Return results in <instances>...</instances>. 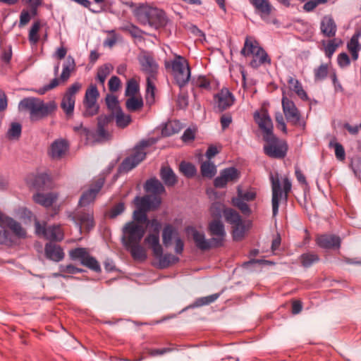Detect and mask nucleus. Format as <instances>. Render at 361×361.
I'll return each mask as SVG.
<instances>
[{
	"mask_svg": "<svg viewBox=\"0 0 361 361\" xmlns=\"http://www.w3.org/2000/svg\"><path fill=\"white\" fill-rule=\"evenodd\" d=\"M56 109L57 104L54 101L45 103L42 99L35 97L23 99L18 104V109L20 111H29L30 118L32 121L47 117L54 112Z\"/></svg>",
	"mask_w": 361,
	"mask_h": 361,
	"instance_id": "1",
	"label": "nucleus"
},
{
	"mask_svg": "<svg viewBox=\"0 0 361 361\" xmlns=\"http://www.w3.org/2000/svg\"><path fill=\"white\" fill-rule=\"evenodd\" d=\"M126 4L132 8L134 15L144 25L157 29L164 23V14L161 10L146 5L135 6L133 2Z\"/></svg>",
	"mask_w": 361,
	"mask_h": 361,
	"instance_id": "2",
	"label": "nucleus"
},
{
	"mask_svg": "<svg viewBox=\"0 0 361 361\" xmlns=\"http://www.w3.org/2000/svg\"><path fill=\"white\" fill-rule=\"evenodd\" d=\"M164 66L180 87H184L188 84L190 78L191 72L189 63L185 58L176 54L173 59L165 61Z\"/></svg>",
	"mask_w": 361,
	"mask_h": 361,
	"instance_id": "3",
	"label": "nucleus"
},
{
	"mask_svg": "<svg viewBox=\"0 0 361 361\" xmlns=\"http://www.w3.org/2000/svg\"><path fill=\"white\" fill-rule=\"evenodd\" d=\"M141 70L147 75V99L153 100L154 97L155 84L159 66L154 58L147 53H142L139 56Z\"/></svg>",
	"mask_w": 361,
	"mask_h": 361,
	"instance_id": "4",
	"label": "nucleus"
},
{
	"mask_svg": "<svg viewBox=\"0 0 361 361\" xmlns=\"http://www.w3.org/2000/svg\"><path fill=\"white\" fill-rule=\"evenodd\" d=\"M161 202V200L159 197L145 196L143 197H135L134 203L137 209L133 212V220L131 222H136L145 226L147 222L146 212L157 209L160 205Z\"/></svg>",
	"mask_w": 361,
	"mask_h": 361,
	"instance_id": "5",
	"label": "nucleus"
},
{
	"mask_svg": "<svg viewBox=\"0 0 361 361\" xmlns=\"http://www.w3.org/2000/svg\"><path fill=\"white\" fill-rule=\"evenodd\" d=\"M244 56H252L250 66L252 68H258L265 63H270L271 60L267 52L259 45V43L251 38L247 37L244 47L240 51Z\"/></svg>",
	"mask_w": 361,
	"mask_h": 361,
	"instance_id": "6",
	"label": "nucleus"
},
{
	"mask_svg": "<svg viewBox=\"0 0 361 361\" xmlns=\"http://www.w3.org/2000/svg\"><path fill=\"white\" fill-rule=\"evenodd\" d=\"M270 180L272 191V209L273 215L275 216L279 211V202L281 200H286L288 192L291 190V183L288 178L283 179V190L281 188L280 180L278 173L271 174Z\"/></svg>",
	"mask_w": 361,
	"mask_h": 361,
	"instance_id": "7",
	"label": "nucleus"
},
{
	"mask_svg": "<svg viewBox=\"0 0 361 361\" xmlns=\"http://www.w3.org/2000/svg\"><path fill=\"white\" fill-rule=\"evenodd\" d=\"M266 142L264 150L267 155L273 158H283L286 156L288 146L286 142L279 140L274 133L263 135Z\"/></svg>",
	"mask_w": 361,
	"mask_h": 361,
	"instance_id": "8",
	"label": "nucleus"
},
{
	"mask_svg": "<svg viewBox=\"0 0 361 361\" xmlns=\"http://www.w3.org/2000/svg\"><path fill=\"white\" fill-rule=\"evenodd\" d=\"M145 233V226L136 222H128L123 228L122 242L123 245L140 243Z\"/></svg>",
	"mask_w": 361,
	"mask_h": 361,
	"instance_id": "9",
	"label": "nucleus"
},
{
	"mask_svg": "<svg viewBox=\"0 0 361 361\" xmlns=\"http://www.w3.org/2000/svg\"><path fill=\"white\" fill-rule=\"evenodd\" d=\"M257 196V191L255 188H249L243 190L242 187H237V196L231 200L232 204L239 209L243 214H250L251 210L246 202L252 201Z\"/></svg>",
	"mask_w": 361,
	"mask_h": 361,
	"instance_id": "10",
	"label": "nucleus"
},
{
	"mask_svg": "<svg viewBox=\"0 0 361 361\" xmlns=\"http://www.w3.org/2000/svg\"><path fill=\"white\" fill-rule=\"evenodd\" d=\"M155 142V140L142 141L140 145L134 149L133 153L127 157L122 163L121 168L125 171H128L135 168L140 162H141L146 156L145 148Z\"/></svg>",
	"mask_w": 361,
	"mask_h": 361,
	"instance_id": "11",
	"label": "nucleus"
},
{
	"mask_svg": "<svg viewBox=\"0 0 361 361\" xmlns=\"http://www.w3.org/2000/svg\"><path fill=\"white\" fill-rule=\"evenodd\" d=\"M155 142V140L142 141L140 145L134 149L133 153L127 157L122 163L121 168L125 171H128L135 168L140 162H141L146 156L145 148Z\"/></svg>",
	"mask_w": 361,
	"mask_h": 361,
	"instance_id": "12",
	"label": "nucleus"
},
{
	"mask_svg": "<svg viewBox=\"0 0 361 361\" xmlns=\"http://www.w3.org/2000/svg\"><path fill=\"white\" fill-rule=\"evenodd\" d=\"M281 104L283 112L288 122L298 125L300 121V114L292 99L290 94L286 90H283L282 95Z\"/></svg>",
	"mask_w": 361,
	"mask_h": 361,
	"instance_id": "13",
	"label": "nucleus"
},
{
	"mask_svg": "<svg viewBox=\"0 0 361 361\" xmlns=\"http://www.w3.org/2000/svg\"><path fill=\"white\" fill-rule=\"evenodd\" d=\"M174 241L175 252L177 255L182 254L184 248V243L179 236L178 229L171 224L164 226L162 231V242L165 247H168L171 245Z\"/></svg>",
	"mask_w": 361,
	"mask_h": 361,
	"instance_id": "14",
	"label": "nucleus"
},
{
	"mask_svg": "<svg viewBox=\"0 0 361 361\" xmlns=\"http://www.w3.org/2000/svg\"><path fill=\"white\" fill-rule=\"evenodd\" d=\"M254 7L255 12L267 23L278 24V20L272 16L275 8L269 0H249Z\"/></svg>",
	"mask_w": 361,
	"mask_h": 361,
	"instance_id": "15",
	"label": "nucleus"
},
{
	"mask_svg": "<svg viewBox=\"0 0 361 361\" xmlns=\"http://www.w3.org/2000/svg\"><path fill=\"white\" fill-rule=\"evenodd\" d=\"M69 256L72 259L80 260V263L94 270L98 271L100 270V266L98 262L91 257L86 248L78 247L69 251Z\"/></svg>",
	"mask_w": 361,
	"mask_h": 361,
	"instance_id": "16",
	"label": "nucleus"
},
{
	"mask_svg": "<svg viewBox=\"0 0 361 361\" xmlns=\"http://www.w3.org/2000/svg\"><path fill=\"white\" fill-rule=\"evenodd\" d=\"M81 87L82 85L80 83L78 82H74L68 87L62 98L61 106L68 116H71L73 113L75 94L79 92Z\"/></svg>",
	"mask_w": 361,
	"mask_h": 361,
	"instance_id": "17",
	"label": "nucleus"
},
{
	"mask_svg": "<svg viewBox=\"0 0 361 361\" xmlns=\"http://www.w3.org/2000/svg\"><path fill=\"white\" fill-rule=\"evenodd\" d=\"M99 96V93L96 85H91L86 90L85 95L84 105L85 106V115L93 116L97 113L99 106L97 101Z\"/></svg>",
	"mask_w": 361,
	"mask_h": 361,
	"instance_id": "18",
	"label": "nucleus"
},
{
	"mask_svg": "<svg viewBox=\"0 0 361 361\" xmlns=\"http://www.w3.org/2000/svg\"><path fill=\"white\" fill-rule=\"evenodd\" d=\"M35 231L37 235H42L47 240L60 241L63 238V233L59 226L45 228V225L36 221Z\"/></svg>",
	"mask_w": 361,
	"mask_h": 361,
	"instance_id": "19",
	"label": "nucleus"
},
{
	"mask_svg": "<svg viewBox=\"0 0 361 361\" xmlns=\"http://www.w3.org/2000/svg\"><path fill=\"white\" fill-rule=\"evenodd\" d=\"M0 227L9 229L18 238H26V231L21 225L13 219L6 216L0 211Z\"/></svg>",
	"mask_w": 361,
	"mask_h": 361,
	"instance_id": "20",
	"label": "nucleus"
},
{
	"mask_svg": "<svg viewBox=\"0 0 361 361\" xmlns=\"http://www.w3.org/2000/svg\"><path fill=\"white\" fill-rule=\"evenodd\" d=\"M254 118L259 128L262 130L263 135L273 133V123L267 109L262 108L256 111Z\"/></svg>",
	"mask_w": 361,
	"mask_h": 361,
	"instance_id": "21",
	"label": "nucleus"
},
{
	"mask_svg": "<svg viewBox=\"0 0 361 361\" xmlns=\"http://www.w3.org/2000/svg\"><path fill=\"white\" fill-rule=\"evenodd\" d=\"M239 177L240 173L236 169L233 167L225 169L214 180V185L217 188H224L228 183L237 181Z\"/></svg>",
	"mask_w": 361,
	"mask_h": 361,
	"instance_id": "22",
	"label": "nucleus"
},
{
	"mask_svg": "<svg viewBox=\"0 0 361 361\" xmlns=\"http://www.w3.org/2000/svg\"><path fill=\"white\" fill-rule=\"evenodd\" d=\"M214 104L219 111H224L232 106L235 98L232 93L227 89L223 88L214 96Z\"/></svg>",
	"mask_w": 361,
	"mask_h": 361,
	"instance_id": "23",
	"label": "nucleus"
},
{
	"mask_svg": "<svg viewBox=\"0 0 361 361\" xmlns=\"http://www.w3.org/2000/svg\"><path fill=\"white\" fill-rule=\"evenodd\" d=\"M286 90L292 97V92H295L301 99L307 100L308 97L306 92L304 90L301 83L298 79L294 77L290 76L287 80V85L282 87V95H283V90Z\"/></svg>",
	"mask_w": 361,
	"mask_h": 361,
	"instance_id": "24",
	"label": "nucleus"
},
{
	"mask_svg": "<svg viewBox=\"0 0 361 361\" xmlns=\"http://www.w3.org/2000/svg\"><path fill=\"white\" fill-rule=\"evenodd\" d=\"M103 185V178H99V180H97L94 186L90 188L88 190H87L82 195L79 201V204L81 207H83L92 202L95 200L97 195L100 191Z\"/></svg>",
	"mask_w": 361,
	"mask_h": 361,
	"instance_id": "25",
	"label": "nucleus"
},
{
	"mask_svg": "<svg viewBox=\"0 0 361 361\" xmlns=\"http://www.w3.org/2000/svg\"><path fill=\"white\" fill-rule=\"evenodd\" d=\"M188 232L192 234L196 245L201 250H208L213 245H217L218 243V242H216V238L208 240L205 238L202 232H200L193 228H188Z\"/></svg>",
	"mask_w": 361,
	"mask_h": 361,
	"instance_id": "26",
	"label": "nucleus"
},
{
	"mask_svg": "<svg viewBox=\"0 0 361 361\" xmlns=\"http://www.w3.org/2000/svg\"><path fill=\"white\" fill-rule=\"evenodd\" d=\"M73 221L80 226L89 231L94 226L93 214L92 212H78L73 218Z\"/></svg>",
	"mask_w": 361,
	"mask_h": 361,
	"instance_id": "27",
	"label": "nucleus"
},
{
	"mask_svg": "<svg viewBox=\"0 0 361 361\" xmlns=\"http://www.w3.org/2000/svg\"><path fill=\"white\" fill-rule=\"evenodd\" d=\"M321 32L326 37H333L335 36L337 27L332 18L329 16H324L320 23Z\"/></svg>",
	"mask_w": 361,
	"mask_h": 361,
	"instance_id": "28",
	"label": "nucleus"
},
{
	"mask_svg": "<svg viewBox=\"0 0 361 361\" xmlns=\"http://www.w3.org/2000/svg\"><path fill=\"white\" fill-rule=\"evenodd\" d=\"M67 151V142L63 140H57L51 144L49 154L53 159H60L66 154Z\"/></svg>",
	"mask_w": 361,
	"mask_h": 361,
	"instance_id": "29",
	"label": "nucleus"
},
{
	"mask_svg": "<svg viewBox=\"0 0 361 361\" xmlns=\"http://www.w3.org/2000/svg\"><path fill=\"white\" fill-rule=\"evenodd\" d=\"M317 244L326 249H337L340 247L341 240L333 235H323L317 238Z\"/></svg>",
	"mask_w": 361,
	"mask_h": 361,
	"instance_id": "30",
	"label": "nucleus"
},
{
	"mask_svg": "<svg viewBox=\"0 0 361 361\" xmlns=\"http://www.w3.org/2000/svg\"><path fill=\"white\" fill-rule=\"evenodd\" d=\"M145 188L147 192L150 193L148 196H151L152 197H159L161 199L159 195L165 192L164 185L156 178H152L147 180L145 183Z\"/></svg>",
	"mask_w": 361,
	"mask_h": 361,
	"instance_id": "31",
	"label": "nucleus"
},
{
	"mask_svg": "<svg viewBox=\"0 0 361 361\" xmlns=\"http://www.w3.org/2000/svg\"><path fill=\"white\" fill-rule=\"evenodd\" d=\"M145 243L152 249L154 256H160L163 248L159 242V234L149 233L145 238Z\"/></svg>",
	"mask_w": 361,
	"mask_h": 361,
	"instance_id": "32",
	"label": "nucleus"
},
{
	"mask_svg": "<svg viewBox=\"0 0 361 361\" xmlns=\"http://www.w3.org/2000/svg\"><path fill=\"white\" fill-rule=\"evenodd\" d=\"M328 74H329L335 88L336 90H341L342 87L338 82L336 72L333 69L329 70L328 64H322L317 68V79H324Z\"/></svg>",
	"mask_w": 361,
	"mask_h": 361,
	"instance_id": "33",
	"label": "nucleus"
},
{
	"mask_svg": "<svg viewBox=\"0 0 361 361\" xmlns=\"http://www.w3.org/2000/svg\"><path fill=\"white\" fill-rule=\"evenodd\" d=\"M46 257L54 262H59L64 257V253L62 249L54 244L47 243L45 246Z\"/></svg>",
	"mask_w": 361,
	"mask_h": 361,
	"instance_id": "34",
	"label": "nucleus"
},
{
	"mask_svg": "<svg viewBox=\"0 0 361 361\" xmlns=\"http://www.w3.org/2000/svg\"><path fill=\"white\" fill-rule=\"evenodd\" d=\"M338 46L339 40L337 39L322 40L320 49L324 52L327 58L331 59Z\"/></svg>",
	"mask_w": 361,
	"mask_h": 361,
	"instance_id": "35",
	"label": "nucleus"
},
{
	"mask_svg": "<svg viewBox=\"0 0 361 361\" xmlns=\"http://www.w3.org/2000/svg\"><path fill=\"white\" fill-rule=\"evenodd\" d=\"M57 195L54 192L47 194L37 193L33 196L34 201L45 207H50L57 200Z\"/></svg>",
	"mask_w": 361,
	"mask_h": 361,
	"instance_id": "36",
	"label": "nucleus"
},
{
	"mask_svg": "<svg viewBox=\"0 0 361 361\" xmlns=\"http://www.w3.org/2000/svg\"><path fill=\"white\" fill-rule=\"evenodd\" d=\"M130 251L134 259L137 261H144L147 258V251L140 243H135L131 245H124Z\"/></svg>",
	"mask_w": 361,
	"mask_h": 361,
	"instance_id": "37",
	"label": "nucleus"
},
{
	"mask_svg": "<svg viewBox=\"0 0 361 361\" xmlns=\"http://www.w3.org/2000/svg\"><path fill=\"white\" fill-rule=\"evenodd\" d=\"M111 116L106 115H102L98 118V130L97 133L99 141H103L109 138V134L105 131L104 128L111 121Z\"/></svg>",
	"mask_w": 361,
	"mask_h": 361,
	"instance_id": "38",
	"label": "nucleus"
},
{
	"mask_svg": "<svg viewBox=\"0 0 361 361\" xmlns=\"http://www.w3.org/2000/svg\"><path fill=\"white\" fill-rule=\"evenodd\" d=\"M209 230L211 235L216 236L219 238V240H216V242H218L217 245L219 243V240H221L226 235L224 226L219 220L212 221L209 224Z\"/></svg>",
	"mask_w": 361,
	"mask_h": 361,
	"instance_id": "39",
	"label": "nucleus"
},
{
	"mask_svg": "<svg viewBox=\"0 0 361 361\" xmlns=\"http://www.w3.org/2000/svg\"><path fill=\"white\" fill-rule=\"evenodd\" d=\"M75 68V62L74 59L71 56H68L63 64V70L60 77L61 80L64 82L66 81Z\"/></svg>",
	"mask_w": 361,
	"mask_h": 361,
	"instance_id": "40",
	"label": "nucleus"
},
{
	"mask_svg": "<svg viewBox=\"0 0 361 361\" xmlns=\"http://www.w3.org/2000/svg\"><path fill=\"white\" fill-rule=\"evenodd\" d=\"M161 178L168 186H173L177 183V178L174 172L169 167H162Z\"/></svg>",
	"mask_w": 361,
	"mask_h": 361,
	"instance_id": "41",
	"label": "nucleus"
},
{
	"mask_svg": "<svg viewBox=\"0 0 361 361\" xmlns=\"http://www.w3.org/2000/svg\"><path fill=\"white\" fill-rule=\"evenodd\" d=\"M182 128L183 126L178 121H170L163 128L161 134L164 136H171L178 133Z\"/></svg>",
	"mask_w": 361,
	"mask_h": 361,
	"instance_id": "42",
	"label": "nucleus"
},
{
	"mask_svg": "<svg viewBox=\"0 0 361 361\" xmlns=\"http://www.w3.org/2000/svg\"><path fill=\"white\" fill-rule=\"evenodd\" d=\"M154 257L158 260L159 267L160 268L167 267L173 264L178 262L179 258L172 254H166L163 255V252L161 253L160 256H154Z\"/></svg>",
	"mask_w": 361,
	"mask_h": 361,
	"instance_id": "43",
	"label": "nucleus"
},
{
	"mask_svg": "<svg viewBox=\"0 0 361 361\" xmlns=\"http://www.w3.org/2000/svg\"><path fill=\"white\" fill-rule=\"evenodd\" d=\"M126 109L130 111H136L142 109L143 106V101L141 96H133L126 102Z\"/></svg>",
	"mask_w": 361,
	"mask_h": 361,
	"instance_id": "44",
	"label": "nucleus"
},
{
	"mask_svg": "<svg viewBox=\"0 0 361 361\" xmlns=\"http://www.w3.org/2000/svg\"><path fill=\"white\" fill-rule=\"evenodd\" d=\"M223 214L226 221L231 224L232 226L242 222L239 214L232 209H225Z\"/></svg>",
	"mask_w": 361,
	"mask_h": 361,
	"instance_id": "45",
	"label": "nucleus"
},
{
	"mask_svg": "<svg viewBox=\"0 0 361 361\" xmlns=\"http://www.w3.org/2000/svg\"><path fill=\"white\" fill-rule=\"evenodd\" d=\"M113 69V66L109 63L104 64L100 66L97 70V80L104 85L106 78L112 72Z\"/></svg>",
	"mask_w": 361,
	"mask_h": 361,
	"instance_id": "46",
	"label": "nucleus"
},
{
	"mask_svg": "<svg viewBox=\"0 0 361 361\" xmlns=\"http://www.w3.org/2000/svg\"><path fill=\"white\" fill-rule=\"evenodd\" d=\"M347 47L349 51L351 53L353 59L357 60L359 56L358 53L361 49V45L358 42V37L357 35H353L348 43Z\"/></svg>",
	"mask_w": 361,
	"mask_h": 361,
	"instance_id": "47",
	"label": "nucleus"
},
{
	"mask_svg": "<svg viewBox=\"0 0 361 361\" xmlns=\"http://www.w3.org/2000/svg\"><path fill=\"white\" fill-rule=\"evenodd\" d=\"M112 116L114 117L116 120V126L121 128H126L131 122L130 116L124 114L122 110H118V111Z\"/></svg>",
	"mask_w": 361,
	"mask_h": 361,
	"instance_id": "48",
	"label": "nucleus"
},
{
	"mask_svg": "<svg viewBox=\"0 0 361 361\" xmlns=\"http://www.w3.org/2000/svg\"><path fill=\"white\" fill-rule=\"evenodd\" d=\"M201 172L203 176L212 178L216 173V166L211 161H205L201 166Z\"/></svg>",
	"mask_w": 361,
	"mask_h": 361,
	"instance_id": "49",
	"label": "nucleus"
},
{
	"mask_svg": "<svg viewBox=\"0 0 361 361\" xmlns=\"http://www.w3.org/2000/svg\"><path fill=\"white\" fill-rule=\"evenodd\" d=\"M106 103L108 108L111 111L112 116L121 110L118 101L114 95L109 94L106 97Z\"/></svg>",
	"mask_w": 361,
	"mask_h": 361,
	"instance_id": "50",
	"label": "nucleus"
},
{
	"mask_svg": "<svg viewBox=\"0 0 361 361\" xmlns=\"http://www.w3.org/2000/svg\"><path fill=\"white\" fill-rule=\"evenodd\" d=\"M139 85L135 79H130L127 82L126 95L128 97L138 96Z\"/></svg>",
	"mask_w": 361,
	"mask_h": 361,
	"instance_id": "51",
	"label": "nucleus"
},
{
	"mask_svg": "<svg viewBox=\"0 0 361 361\" xmlns=\"http://www.w3.org/2000/svg\"><path fill=\"white\" fill-rule=\"evenodd\" d=\"M219 297V294L215 293L208 296L197 299L193 305L194 307H201L214 302Z\"/></svg>",
	"mask_w": 361,
	"mask_h": 361,
	"instance_id": "52",
	"label": "nucleus"
},
{
	"mask_svg": "<svg viewBox=\"0 0 361 361\" xmlns=\"http://www.w3.org/2000/svg\"><path fill=\"white\" fill-rule=\"evenodd\" d=\"M245 233V227L242 222L238 224L235 226H233V237L235 240H241Z\"/></svg>",
	"mask_w": 361,
	"mask_h": 361,
	"instance_id": "53",
	"label": "nucleus"
},
{
	"mask_svg": "<svg viewBox=\"0 0 361 361\" xmlns=\"http://www.w3.org/2000/svg\"><path fill=\"white\" fill-rule=\"evenodd\" d=\"M40 28V23L35 22L32 25L29 32V40L32 44H36L39 40L38 32Z\"/></svg>",
	"mask_w": 361,
	"mask_h": 361,
	"instance_id": "54",
	"label": "nucleus"
},
{
	"mask_svg": "<svg viewBox=\"0 0 361 361\" xmlns=\"http://www.w3.org/2000/svg\"><path fill=\"white\" fill-rule=\"evenodd\" d=\"M180 170L187 177H192L196 173L195 167L187 162H182L180 164Z\"/></svg>",
	"mask_w": 361,
	"mask_h": 361,
	"instance_id": "55",
	"label": "nucleus"
},
{
	"mask_svg": "<svg viewBox=\"0 0 361 361\" xmlns=\"http://www.w3.org/2000/svg\"><path fill=\"white\" fill-rule=\"evenodd\" d=\"M21 133V126L18 123H12L11 128H9L7 135L11 140L18 139Z\"/></svg>",
	"mask_w": 361,
	"mask_h": 361,
	"instance_id": "56",
	"label": "nucleus"
},
{
	"mask_svg": "<svg viewBox=\"0 0 361 361\" xmlns=\"http://www.w3.org/2000/svg\"><path fill=\"white\" fill-rule=\"evenodd\" d=\"M334 148L335 155L338 161H343L345 159V152L343 147L338 142L334 144L331 143Z\"/></svg>",
	"mask_w": 361,
	"mask_h": 361,
	"instance_id": "57",
	"label": "nucleus"
},
{
	"mask_svg": "<svg viewBox=\"0 0 361 361\" xmlns=\"http://www.w3.org/2000/svg\"><path fill=\"white\" fill-rule=\"evenodd\" d=\"M146 224L149 227L151 233L159 234L161 224L157 219H153L150 221H147Z\"/></svg>",
	"mask_w": 361,
	"mask_h": 361,
	"instance_id": "58",
	"label": "nucleus"
},
{
	"mask_svg": "<svg viewBox=\"0 0 361 361\" xmlns=\"http://www.w3.org/2000/svg\"><path fill=\"white\" fill-rule=\"evenodd\" d=\"M337 62L338 66L343 68L350 65V60L348 55L346 53L343 52L338 55Z\"/></svg>",
	"mask_w": 361,
	"mask_h": 361,
	"instance_id": "59",
	"label": "nucleus"
},
{
	"mask_svg": "<svg viewBox=\"0 0 361 361\" xmlns=\"http://www.w3.org/2000/svg\"><path fill=\"white\" fill-rule=\"evenodd\" d=\"M121 87V80L116 76H112L109 81V88L111 92H116Z\"/></svg>",
	"mask_w": 361,
	"mask_h": 361,
	"instance_id": "60",
	"label": "nucleus"
},
{
	"mask_svg": "<svg viewBox=\"0 0 361 361\" xmlns=\"http://www.w3.org/2000/svg\"><path fill=\"white\" fill-rule=\"evenodd\" d=\"M276 122V127L283 133H286V126L283 115L281 113H277L275 116Z\"/></svg>",
	"mask_w": 361,
	"mask_h": 361,
	"instance_id": "61",
	"label": "nucleus"
},
{
	"mask_svg": "<svg viewBox=\"0 0 361 361\" xmlns=\"http://www.w3.org/2000/svg\"><path fill=\"white\" fill-rule=\"evenodd\" d=\"M221 149V145H210L206 152L207 158H208L209 159H212L215 155L219 154Z\"/></svg>",
	"mask_w": 361,
	"mask_h": 361,
	"instance_id": "62",
	"label": "nucleus"
},
{
	"mask_svg": "<svg viewBox=\"0 0 361 361\" xmlns=\"http://www.w3.org/2000/svg\"><path fill=\"white\" fill-rule=\"evenodd\" d=\"M125 207L123 203H118L109 212V216L111 218H115L118 215L121 214L124 211Z\"/></svg>",
	"mask_w": 361,
	"mask_h": 361,
	"instance_id": "63",
	"label": "nucleus"
},
{
	"mask_svg": "<svg viewBox=\"0 0 361 361\" xmlns=\"http://www.w3.org/2000/svg\"><path fill=\"white\" fill-rule=\"evenodd\" d=\"M314 256L313 255L310 254H304L301 256V262L302 265L305 267H307L313 264L314 262Z\"/></svg>",
	"mask_w": 361,
	"mask_h": 361,
	"instance_id": "64",
	"label": "nucleus"
}]
</instances>
